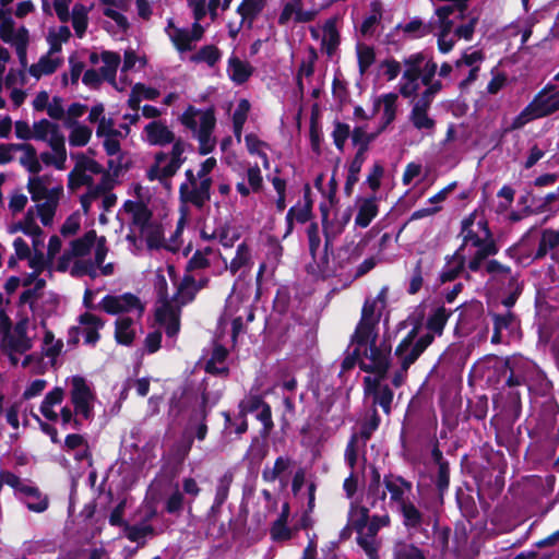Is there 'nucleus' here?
I'll return each mask as SVG.
<instances>
[{
  "label": "nucleus",
  "mask_w": 559,
  "mask_h": 559,
  "mask_svg": "<svg viewBox=\"0 0 559 559\" xmlns=\"http://www.w3.org/2000/svg\"><path fill=\"white\" fill-rule=\"evenodd\" d=\"M204 32L205 28L200 23H193L190 28L179 27L173 19L167 20L165 27L166 35L180 53L193 50L203 38Z\"/></svg>",
  "instance_id": "obj_18"
},
{
  "label": "nucleus",
  "mask_w": 559,
  "mask_h": 559,
  "mask_svg": "<svg viewBox=\"0 0 559 559\" xmlns=\"http://www.w3.org/2000/svg\"><path fill=\"white\" fill-rule=\"evenodd\" d=\"M38 329L43 334L41 355L49 359L50 365H53L63 348V342L55 337L44 319L40 320Z\"/></svg>",
  "instance_id": "obj_34"
},
{
  "label": "nucleus",
  "mask_w": 559,
  "mask_h": 559,
  "mask_svg": "<svg viewBox=\"0 0 559 559\" xmlns=\"http://www.w3.org/2000/svg\"><path fill=\"white\" fill-rule=\"evenodd\" d=\"M179 121L198 140L201 155H207L215 148L216 138L213 132L216 118L213 108L201 109L190 105L181 114Z\"/></svg>",
  "instance_id": "obj_6"
},
{
  "label": "nucleus",
  "mask_w": 559,
  "mask_h": 559,
  "mask_svg": "<svg viewBox=\"0 0 559 559\" xmlns=\"http://www.w3.org/2000/svg\"><path fill=\"white\" fill-rule=\"evenodd\" d=\"M203 236L216 239L224 248L230 249L240 239L241 233L237 226L225 224L217 227L210 236L203 231Z\"/></svg>",
  "instance_id": "obj_42"
},
{
  "label": "nucleus",
  "mask_w": 559,
  "mask_h": 559,
  "mask_svg": "<svg viewBox=\"0 0 559 559\" xmlns=\"http://www.w3.org/2000/svg\"><path fill=\"white\" fill-rule=\"evenodd\" d=\"M163 532V527L156 528L146 521H141L134 525H124L126 537L133 543H144L147 538L154 537L155 535Z\"/></svg>",
  "instance_id": "obj_39"
},
{
  "label": "nucleus",
  "mask_w": 559,
  "mask_h": 559,
  "mask_svg": "<svg viewBox=\"0 0 559 559\" xmlns=\"http://www.w3.org/2000/svg\"><path fill=\"white\" fill-rule=\"evenodd\" d=\"M107 252L105 237L98 238L94 230H90L70 242L58 259L56 271L69 273L73 277L110 276L115 272V264H104Z\"/></svg>",
  "instance_id": "obj_3"
},
{
  "label": "nucleus",
  "mask_w": 559,
  "mask_h": 559,
  "mask_svg": "<svg viewBox=\"0 0 559 559\" xmlns=\"http://www.w3.org/2000/svg\"><path fill=\"white\" fill-rule=\"evenodd\" d=\"M227 350L222 345H215L211 358L207 360L205 370L212 374H226L228 369L225 365Z\"/></svg>",
  "instance_id": "obj_53"
},
{
  "label": "nucleus",
  "mask_w": 559,
  "mask_h": 559,
  "mask_svg": "<svg viewBox=\"0 0 559 559\" xmlns=\"http://www.w3.org/2000/svg\"><path fill=\"white\" fill-rule=\"evenodd\" d=\"M330 206L331 207L328 209V206L324 204L320 205L323 231L325 236V246L332 242L344 231L346 225L352 218L350 207L341 210L335 206V203L333 205L330 204Z\"/></svg>",
  "instance_id": "obj_22"
},
{
  "label": "nucleus",
  "mask_w": 559,
  "mask_h": 559,
  "mask_svg": "<svg viewBox=\"0 0 559 559\" xmlns=\"http://www.w3.org/2000/svg\"><path fill=\"white\" fill-rule=\"evenodd\" d=\"M226 270L230 272L231 275H236L240 273L238 278L235 281L233 292L239 294H246L245 289V278L250 274L251 269L253 266L252 251L247 242L242 241L237 246L235 255L227 263L226 259L222 257Z\"/></svg>",
  "instance_id": "obj_19"
},
{
  "label": "nucleus",
  "mask_w": 559,
  "mask_h": 559,
  "mask_svg": "<svg viewBox=\"0 0 559 559\" xmlns=\"http://www.w3.org/2000/svg\"><path fill=\"white\" fill-rule=\"evenodd\" d=\"M389 288L382 287L374 298H367L361 309V318L352 337L356 343L354 354L359 359V366L368 372L383 376L389 368L391 345L385 342L376 344L377 326L382 310L385 308Z\"/></svg>",
  "instance_id": "obj_1"
},
{
  "label": "nucleus",
  "mask_w": 559,
  "mask_h": 559,
  "mask_svg": "<svg viewBox=\"0 0 559 559\" xmlns=\"http://www.w3.org/2000/svg\"><path fill=\"white\" fill-rule=\"evenodd\" d=\"M225 317L231 319L233 338L235 340L243 330V320L250 322L254 319L249 297L245 294L231 292L226 300Z\"/></svg>",
  "instance_id": "obj_20"
},
{
  "label": "nucleus",
  "mask_w": 559,
  "mask_h": 559,
  "mask_svg": "<svg viewBox=\"0 0 559 559\" xmlns=\"http://www.w3.org/2000/svg\"><path fill=\"white\" fill-rule=\"evenodd\" d=\"M466 267L468 269V258L459 249L447 259V263L441 272L442 282H450L456 278Z\"/></svg>",
  "instance_id": "obj_40"
},
{
  "label": "nucleus",
  "mask_w": 559,
  "mask_h": 559,
  "mask_svg": "<svg viewBox=\"0 0 559 559\" xmlns=\"http://www.w3.org/2000/svg\"><path fill=\"white\" fill-rule=\"evenodd\" d=\"M397 509L403 516V524L408 531L418 530L426 524V516L409 499Z\"/></svg>",
  "instance_id": "obj_44"
},
{
  "label": "nucleus",
  "mask_w": 559,
  "mask_h": 559,
  "mask_svg": "<svg viewBox=\"0 0 559 559\" xmlns=\"http://www.w3.org/2000/svg\"><path fill=\"white\" fill-rule=\"evenodd\" d=\"M102 175V178H100V181L96 185H92L90 186V191L86 195V198L88 199H97L100 197V193H105V192H108L110 191L115 183H116V178L119 176V175H114L112 171H110V169L108 168V171H104L100 173Z\"/></svg>",
  "instance_id": "obj_57"
},
{
  "label": "nucleus",
  "mask_w": 559,
  "mask_h": 559,
  "mask_svg": "<svg viewBox=\"0 0 559 559\" xmlns=\"http://www.w3.org/2000/svg\"><path fill=\"white\" fill-rule=\"evenodd\" d=\"M250 110V103L247 99H240L233 114L234 134L238 142L241 141L242 128L247 121Z\"/></svg>",
  "instance_id": "obj_55"
},
{
  "label": "nucleus",
  "mask_w": 559,
  "mask_h": 559,
  "mask_svg": "<svg viewBox=\"0 0 559 559\" xmlns=\"http://www.w3.org/2000/svg\"><path fill=\"white\" fill-rule=\"evenodd\" d=\"M451 316V311L444 307H436L428 314L426 321L427 332L424 335H432V341L436 336H440L443 333V329Z\"/></svg>",
  "instance_id": "obj_38"
},
{
  "label": "nucleus",
  "mask_w": 559,
  "mask_h": 559,
  "mask_svg": "<svg viewBox=\"0 0 559 559\" xmlns=\"http://www.w3.org/2000/svg\"><path fill=\"white\" fill-rule=\"evenodd\" d=\"M70 37L71 32L68 26H58L49 28L46 36L49 49L46 53L52 57H62V45L67 43L70 39Z\"/></svg>",
  "instance_id": "obj_41"
},
{
  "label": "nucleus",
  "mask_w": 559,
  "mask_h": 559,
  "mask_svg": "<svg viewBox=\"0 0 559 559\" xmlns=\"http://www.w3.org/2000/svg\"><path fill=\"white\" fill-rule=\"evenodd\" d=\"M431 343L432 335H418L417 328H414L395 349L400 365L404 369H408Z\"/></svg>",
  "instance_id": "obj_16"
},
{
  "label": "nucleus",
  "mask_w": 559,
  "mask_h": 559,
  "mask_svg": "<svg viewBox=\"0 0 559 559\" xmlns=\"http://www.w3.org/2000/svg\"><path fill=\"white\" fill-rule=\"evenodd\" d=\"M559 245V233L552 229L543 231L539 246L536 252V258L545 257L549 251L554 250Z\"/></svg>",
  "instance_id": "obj_64"
},
{
  "label": "nucleus",
  "mask_w": 559,
  "mask_h": 559,
  "mask_svg": "<svg viewBox=\"0 0 559 559\" xmlns=\"http://www.w3.org/2000/svg\"><path fill=\"white\" fill-rule=\"evenodd\" d=\"M33 347L32 338L28 336H21L12 342L5 348V353L10 362L13 366H19L20 360L24 354Z\"/></svg>",
  "instance_id": "obj_51"
},
{
  "label": "nucleus",
  "mask_w": 559,
  "mask_h": 559,
  "mask_svg": "<svg viewBox=\"0 0 559 559\" xmlns=\"http://www.w3.org/2000/svg\"><path fill=\"white\" fill-rule=\"evenodd\" d=\"M66 396L64 389L56 386L46 393L40 403L39 412L49 421H61L63 426L71 425L78 429L81 426L80 419H76L72 409L68 406H61Z\"/></svg>",
  "instance_id": "obj_12"
},
{
  "label": "nucleus",
  "mask_w": 559,
  "mask_h": 559,
  "mask_svg": "<svg viewBox=\"0 0 559 559\" xmlns=\"http://www.w3.org/2000/svg\"><path fill=\"white\" fill-rule=\"evenodd\" d=\"M133 199L127 200L122 213L130 223V234L127 241L130 249L135 252L144 245L148 249H158L165 246L164 227L154 216L148 206L150 191L139 183L131 187Z\"/></svg>",
  "instance_id": "obj_4"
},
{
  "label": "nucleus",
  "mask_w": 559,
  "mask_h": 559,
  "mask_svg": "<svg viewBox=\"0 0 559 559\" xmlns=\"http://www.w3.org/2000/svg\"><path fill=\"white\" fill-rule=\"evenodd\" d=\"M318 59V55L314 50V48L309 47L307 51V56L304 58V60L300 63L298 73H297V83L299 88L304 90V79H309L313 74V66L314 62Z\"/></svg>",
  "instance_id": "obj_58"
},
{
  "label": "nucleus",
  "mask_w": 559,
  "mask_h": 559,
  "mask_svg": "<svg viewBox=\"0 0 559 559\" xmlns=\"http://www.w3.org/2000/svg\"><path fill=\"white\" fill-rule=\"evenodd\" d=\"M441 88V83L431 84L428 88L419 92L418 96L409 97L412 99V109L408 114V121L423 135L430 136L435 133L436 120L429 114V110Z\"/></svg>",
  "instance_id": "obj_11"
},
{
  "label": "nucleus",
  "mask_w": 559,
  "mask_h": 559,
  "mask_svg": "<svg viewBox=\"0 0 559 559\" xmlns=\"http://www.w3.org/2000/svg\"><path fill=\"white\" fill-rule=\"evenodd\" d=\"M412 483L405 480L399 475H385L381 480L378 471L372 472V478L368 486V496L374 500H385L386 492L390 495V502L396 504L397 508L408 500L412 492Z\"/></svg>",
  "instance_id": "obj_10"
},
{
  "label": "nucleus",
  "mask_w": 559,
  "mask_h": 559,
  "mask_svg": "<svg viewBox=\"0 0 559 559\" xmlns=\"http://www.w3.org/2000/svg\"><path fill=\"white\" fill-rule=\"evenodd\" d=\"M8 486L13 488L15 497L34 513H43L49 507V498L32 481L20 478L17 475L7 478Z\"/></svg>",
  "instance_id": "obj_13"
},
{
  "label": "nucleus",
  "mask_w": 559,
  "mask_h": 559,
  "mask_svg": "<svg viewBox=\"0 0 559 559\" xmlns=\"http://www.w3.org/2000/svg\"><path fill=\"white\" fill-rule=\"evenodd\" d=\"M559 110V87L547 84L533 100L513 118L508 130H519L528 122L550 116Z\"/></svg>",
  "instance_id": "obj_7"
},
{
  "label": "nucleus",
  "mask_w": 559,
  "mask_h": 559,
  "mask_svg": "<svg viewBox=\"0 0 559 559\" xmlns=\"http://www.w3.org/2000/svg\"><path fill=\"white\" fill-rule=\"evenodd\" d=\"M63 57H52L45 53L36 63L28 68V73L36 80H39L41 76L55 73L63 64Z\"/></svg>",
  "instance_id": "obj_36"
},
{
  "label": "nucleus",
  "mask_w": 559,
  "mask_h": 559,
  "mask_svg": "<svg viewBox=\"0 0 559 559\" xmlns=\"http://www.w3.org/2000/svg\"><path fill=\"white\" fill-rule=\"evenodd\" d=\"M245 144L249 154L260 157L262 160L263 168L269 169L270 159L267 156V151H270V145L266 142L262 141L254 133H248L245 135Z\"/></svg>",
  "instance_id": "obj_47"
},
{
  "label": "nucleus",
  "mask_w": 559,
  "mask_h": 559,
  "mask_svg": "<svg viewBox=\"0 0 559 559\" xmlns=\"http://www.w3.org/2000/svg\"><path fill=\"white\" fill-rule=\"evenodd\" d=\"M457 249L468 258V271L471 272H478L485 260L499 251L493 235L469 242H461Z\"/></svg>",
  "instance_id": "obj_17"
},
{
  "label": "nucleus",
  "mask_w": 559,
  "mask_h": 559,
  "mask_svg": "<svg viewBox=\"0 0 559 559\" xmlns=\"http://www.w3.org/2000/svg\"><path fill=\"white\" fill-rule=\"evenodd\" d=\"M14 152H20L19 157L20 164L32 176H40L39 173L43 168L39 155L36 148L28 143H14L11 144V155Z\"/></svg>",
  "instance_id": "obj_32"
},
{
  "label": "nucleus",
  "mask_w": 559,
  "mask_h": 559,
  "mask_svg": "<svg viewBox=\"0 0 559 559\" xmlns=\"http://www.w3.org/2000/svg\"><path fill=\"white\" fill-rule=\"evenodd\" d=\"M135 317L124 316L116 320L115 337L119 344L130 345L136 334Z\"/></svg>",
  "instance_id": "obj_45"
},
{
  "label": "nucleus",
  "mask_w": 559,
  "mask_h": 559,
  "mask_svg": "<svg viewBox=\"0 0 559 559\" xmlns=\"http://www.w3.org/2000/svg\"><path fill=\"white\" fill-rule=\"evenodd\" d=\"M154 287L158 297L155 308L156 322L159 328L165 330L168 338H174L178 334V306L171 304L163 270L157 271Z\"/></svg>",
  "instance_id": "obj_9"
},
{
  "label": "nucleus",
  "mask_w": 559,
  "mask_h": 559,
  "mask_svg": "<svg viewBox=\"0 0 559 559\" xmlns=\"http://www.w3.org/2000/svg\"><path fill=\"white\" fill-rule=\"evenodd\" d=\"M78 322V332L83 335L84 343L95 345L100 338L99 330L105 326V320L92 312H84L79 316Z\"/></svg>",
  "instance_id": "obj_31"
},
{
  "label": "nucleus",
  "mask_w": 559,
  "mask_h": 559,
  "mask_svg": "<svg viewBox=\"0 0 559 559\" xmlns=\"http://www.w3.org/2000/svg\"><path fill=\"white\" fill-rule=\"evenodd\" d=\"M396 102H397V95L394 93H389L382 95L378 102L376 103L377 107L382 106L383 109V121L384 124H390L396 116Z\"/></svg>",
  "instance_id": "obj_59"
},
{
  "label": "nucleus",
  "mask_w": 559,
  "mask_h": 559,
  "mask_svg": "<svg viewBox=\"0 0 559 559\" xmlns=\"http://www.w3.org/2000/svg\"><path fill=\"white\" fill-rule=\"evenodd\" d=\"M103 66L100 67L102 75L105 80H115L117 69L120 64V56L116 52L105 51L102 53Z\"/></svg>",
  "instance_id": "obj_61"
},
{
  "label": "nucleus",
  "mask_w": 559,
  "mask_h": 559,
  "mask_svg": "<svg viewBox=\"0 0 559 559\" xmlns=\"http://www.w3.org/2000/svg\"><path fill=\"white\" fill-rule=\"evenodd\" d=\"M403 64L405 69L399 83V92L404 98L418 96L421 86L428 88L431 84L441 83L433 80L436 62L426 59L421 52L405 58Z\"/></svg>",
  "instance_id": "obj_5"
},
{
  "label": "nucleus",
  "mask_w": 559,
  "mask_h": 559,
  "mask_svg": "<svg viewBox=\"0 0 559 559\" xmlns=\"http://www.w3.org/2000/svg\"><path fill=\"white\" fill-rule=\"evenodd\" d=\"M185 151L186 144L178 140L174 143L169 153L158 152L153 164L146 170L147 178L151 181L158 180L167 190H170L171 178L186 160Z\"/></svg>",
  "instance_id": "obj_8"
},
{
  "label": "nucleus",
  "mask_w": 559,
  "mask_h": 559,
  "mask_svg": "<svg viewBox=\"0 0 559 559\" xmlns=\"http://www.w3.org/2000/svg\"><path fill=\"white\" fill-rule=\"evenodd\" d=\"M312 204L311 201L306 197L304 203H297L290 207L286 214L287 231L290 234L293 230L294 222L304 224L309 221L311 216Z\"/></svg>",
  "instance_id": "obj_48"
},
{
  "label": "nucleus",
  "mask_w": 559,
  "mask_h": 559,
  "mask_svg": "<svg viewBox=\"0 0 559 559\" xmlns=\"http://www.w3.org/2000/svg\"><path fill=\"white\" fill-rule=\"evenodd\" d=\"M0 38L15 48L19 61L22 67L27 66V47L29 44V34L26 27L15 26L12 17L3 19L0 23Z\"/></svg>",
  "instance_id": "obj_21"
},
{
  "label": "nucleus",
  "mask_w": 559,
  "mask_h": 559,
  "mask_svg": "<svg viewBox=\"0 0 559 559\" xmlns=\"http://www.w3.org/2000/svg\"><path fill=\"white\" fill-rule=\"evenodd\" d=\"M186 181L181 183L179 193L183 202L202 207L211 198L213 180H200L191 169L186 170Z\"/></svg>",
  "instance_id": "obj_23"
},
{
  "label": "nucleus",
  "mask_w": 559,
  "mask_h": 559,
  "mask_svg": "<svg viewBox=\"0 0 559 559\" xmlns=\"http://www.w3.org/2000/svg\"><path fill=\"white\" fill-rule=\"evenodd\" d=\"M142 140L152 146H166L176 142L175 132L164 120H153L148 122L142 131Z\"/></svg>",
  "instance_id": "obj_28"
},
{
  "label": "nucleus",
  "mask_w": 559,
  "mask_h": 559,
  "mask_svg": "<svg viewBox=\"0 0 559 559\" xmlns=\"http://www.w3.org/2000/svg\"><path fill=\"white\" fill-rule=\"evenodd\" d=\"M290 466L288 457L280 456L273 466H265L262 472V478L267 483H273L281 477Z\"/></svg>",
  "instance_id": "obj_62"
},
{
  "label": "nucleus",
  "mask_w": 559,
  "mask_h": 559,
  "mask_svg": "<svg viewBox=\"0 0 559 559\" xmlns=\"http://www.w3.org/2000/svg\"><path fill=\"white\" fill-rule=\"evenodd\" d=\"M454 25H450L448 22H444L443 25L437 24L438 27V48L442 53H448L452 50L455 39V33L453 31Z\"/></svg>",
  "instance_id": "obj_56"
},
{
  "label": "nucleus",
  "mask_w": 559,
  "mask_h": 559,
  "mask_svg": "<svg viewBox=\"0 0 559 559\" xmlns=\"http://www.w3.org/2000/svg\"><path fill=\"white\" fill-rule=\"evenodd\" d=\"M322 48L329 56H332L340 45V34L335 20H328L322 27Z\"/></svg>",
  "instance_id": "obj_52"
},
{
  "label": "nucleus",
  "mask_w": 559,
  "mask_h": 559,
  "mask_svg": "<svg viewBox=\"0 0 559 559\" xmlns=\"http://www.w3.org/2000/svg\"><path fill=\"white\" fill-rule=\"evenodd\" d=\"M23 286L27 287L20 296V304L27 305L34 314L40 311V301L46 297V281L33 275L23 277Z\"/></svg>",
  "instance_id": "obj_26"
},
{
  "label": "nucleus",
  "mask_w": 559,
  "mask_h": 559,
  "mask_svg": "<svg viewBox=\"0 0 559 559\" xmlns=\"http://www.w3.org/2000/svg\"><path fill=\"white\" fill-rule=\"evenodd\" d=\"M378 198L367 197L358 200V212L355 217V224L361 228L367 227L378 215Z\"/></svg>",
  "instance_id": "obj_37"
},
{
  "label": "nucleus",
  "mask_w": 559,
  "mask_h": 559,
  "mask_svg": "<svg viewBox=\"0 0 559 559\" xmlns=\"http://www.w3.org/2000/svg\"><path fill=\"white\" fill-rule=\"evenodd\" d=\"M382 19V4L380 1H372L370 3V12L364 19L360 25V33L365 37H371L374 35L377 26Z\"/></svg>",
  "instance_id": "obj_50"
},
{
  "label": "nucleus",
  "mask_w": 559,
  "mask_h": 559,
  "mask_svg": "<svg viewBox=\"0 0 559 559\" xmlns=\"http://www.w3.org/2000/svg\"><path fill=\"white\" fill-rule=\"evenodd\" d=\"M103 173V166L96 160L81 155L78 157L73 170L69 174V186L71 188L87 185H93V175Z\"/></svg>",
  "instance_id": "obj_27"
},
{
  "label": "nucleus",
  "mask_w": 559,
  "mask_h": 559,
  "mask_svg": "<svg viewBox=\"0 0 559 559\" xmlns=\"http://www.w3.org/2000/svg\"><path fill=\"white\" fill-rule=\"evenodd\" d=\"M64 127L70 130L69 143L71 146H84L92 138V129L78 121L64 120Z\"/></svg>",
  "instance_id": "obj_49"
},
{
  "label": "nucleus",
  "mask_w": 559,
  "mask_h": 559,
  "mask_svg": "<svg viewBox=\"0 0 559 559\" xmlns=\"http://www.w3.org/2000/svg\"><path fill=\"white\" fill-rule=\"evenodd\" d=\"M316 10H304L301 0H283V9L278 16L280 25H287L289 22L307 23L316 19Z\"/></svg>",
  "instance_id": "obj_29"
},
{
  "label": "nucleus",
  "mask_w": 559,
  "mask_h": 559,
  "mask_svg": "<svg viewBox=\"0 0 559 559\" xmlns=\"http://www.w3.org/2000/svg\"><path fill=\"white\" fill-rule=\"evenodd\" d=\"M98 308L111 316L127 314L140 319L145 306L134 294L124 293L121 295H106L98 304Z\"/></svg>",
  "instance_id": "obj_15"
},
{
  "label": "nucleus",
  "mask_w": 559,
  "mask_h": 559,
  "mask_svg": "<svg viewBox=\"0 0 559 559\" xmlns=\"http://www.w3.org/2000/svg\"><path fill=\"white\" fill-rule=\"evenodd\" d=\"M266 0H242L237 9L240 14L242 22L248 21L249 23L258 16L265 5Z\"/></svg>",
  "instance_id": "obj_60"
},
{
  "label": "nucleus",
  "mask_w": 559,
  "mask_h": 559,
  "mask_svg": "<svg viewBox=\"0 0 559 559\" xmlns=\"http://www.w3.org/2000/svg\"><path fill=\"white\" fill-rule=\"evenodd\" d=\"M119 136L120 135L103 138V146L109 157L107 166L114 175H119L129 164L127 155L121 150Z\"/></svg>",
  "instance_id": "obj_30"
},
{
  "label": "nucleus",
  "mask_w": 559,
  "mask_h": 559,
  "mask_svg": "<svg viewBox=\"0 0 559 559\" xmlns=\"http://www.w3.org/2000/svg\"><path fill=\"white\" fill-rule=\"evenodd\" d=\"M50 151L40 153V163L46 166H53L58 170H63L67 163L66 142L50 145Z\"/></svg>",
  "instance_id": "obj_46"
},
{
  "label": "nucleus",
  "mask_w": 559,
  "mask_h": 559,
  "mask_svg": "<svg viewBox=\"0 0 559 559\" xmlns=\"http://www.w3.org/2000/svg\"><path fill=\"white\" fill-rule=\"evenodd\" d=\"M252 67L246 60H241L236 56L228 59L227 74L229 79L236 84H242L248 81L252 74Z\"/></svg>",
  "instance_id": "obj_43"
},
{
  "label": "nucleus",
  "mask_w": 559,
  "mask_h": 559,
  "mask_svg": "<svg viewBox=\"0 0 559 559\" xmlns=\"http://www.w3.org/2000/svg\"><path fill=\"white\" fill-rule=\"evenodd\" d=\"M70 384V397L73 405V415L76 419H92L94 416L95 396L86 380L80 376H73L67 380Z\"/></svg>",
  "instance_id": "obj_14"
},
{
  "label": "nucleus",
  "mask_w": 559,
  "mask_h": 559,
  "mask_svg": "<svg viewBox=\"0 0 559 559\" xmlns=\"http://www.w3.org/2000/svg\"><path fill=\"white\" fill-rule=\"evenodd\" d=\"M87 8L81 3H76L72 9V26L80 38L83 37L87 27Z\"/></svg>",
  "instance_id": "obj_63"
},
{
  "label": "nucleus",
  "mask_w": 559,
  "mask_h": 559,
  "mask_svg": "<svg viewBox=\"0 0 559 559\" xmlns=\"http://www.w3.org/2000/svg\"><path fill=\"white\" fill-rule=\"evenodd\" d=\"M44 355L33 353L28 355H24L20 360L19 366L24 369H27L31 373L34 374H43L47 371L48 367L51 366L48 361L44 360Z\"/></svg>",
  "instance_id": "obj_54"
},
{
  "label": "nucleus",
  "mask_w": 559,
  "mask_h": 559,
  "mask_svg": "<svg viewBox=\"0 0 559 559\" xmlns=\"http://www.w3.org/2000/svg\"><path fill=\"white\" fill-rule=\"evenodd\" d=\"M34 130L35 133L33 139L36 141H43L49 146L66 142L64 135L60 131L59 126L47 119L34 122Z\"/></svg>",
  "instance_id": "obj_33"
},
{
  "label": "nucleus",
  "mask_w": 559,
  "mask_h": 559,
  "mask_svg": "<svg viewBox=\"0 0 559 559\" xmlns=\"http://www.w3.org/2000/svg\"><path fill=\"white\" fill-rule=\"evenodd\" d=\"M328 412L329 408L321 407L317 413L310 415L302 426L300 433L307 445H317L333 435V429L328 425Z\"/></svg>",
  "instance_id": "obj_24"
},
{
  "label": "nucleus",
  "mask_w": 559,
  "mask_h": 559,
  "mask_svg": "<svg viewBox=\"0 0 559 559\" xmlns=\"http://www.w3.org/2000/svg\"><path fill=\"white\" fill-rule=\"evenodd\" d=\"M492 235L483 212L475 210L461 222V242H469Z\"/></svg>",
  "instance_id": "obj_25"
},
{
  "label": "nucleus",
  "mask_w": 559,
  "mask_h": 559,
  "mask_svg": "<svg viewBox=\"0 0 559 559\" xmlns=\"http://www.w3.org/2000/svg\"><path fill=\"white\" fill-rule=\"evenodd\" d=\"M246 179L248 185L245 182H238L236 185V190L240 195L248 197L250 193H257L262 189L263 177L261 169L257 164L246 165Z\"/></svg>",
  "instance_id": "obj_35"
},
{
  "label": "nucleus",
  "mask_w": 559,
  "mask_h": 559,
  "mask_svg": "<svg viewBox=\"0 0 559 559\" xmlns=\"http://www.w3.org/2000/svg\"><path fill=\"white\" fill-rule=\"evenodd\" d=\"M27 190L34 206L29 207L25 216L15 224L14 230H20L32 237L35 250L43 246V230L36 223L39 218L44 226H51L57 215L59 203L63 197V185L51 175L29 176Z\"/></svg>",
  "instance_id": "obj_2"
}]
</instances>
